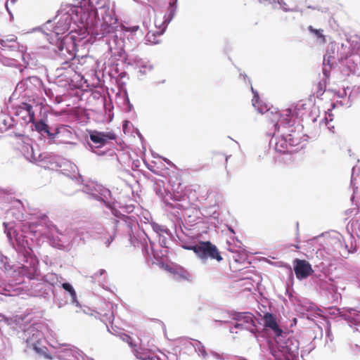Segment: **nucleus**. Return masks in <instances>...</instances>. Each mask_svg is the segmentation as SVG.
I'll use <instances>...</instances> for the list:
<instances>
[{
  "label": "nucleus",
  "mask_w": 360,
  "mask_h": 360,
  "mask_svg": "<svg viewBox=\"0 0 360 360\" xmlns=\"http://www.w3.org/2000/svg\"><path fill=\"white\" fill-rule=\"evenodd\" d=\"M52 230L56 231L60 235L59 241L61 245L65 249H70L74 245L79 244L81 241H85L94 234L101 239L106 247H109L115 239L117 232L122 231L127 233L134 246L141 244L143 249H146L148 241L150 243V238L143 231H139V225L137 221L131 217L123 215L120 219H113L106 227L96 226L94 230L90 231L84 229H67L62 233L56 226L51 225Z\"/></svg>",
  "instance_id": "obj_1"
},
{
  "label": "nucleus",
  "mask_w": 360,
  "mask_h": 360,
  "mask_svg": "<svg viewBox=\"0 0 360 360\" xmlns=\"http://www.w3.org/2000/svg\"><path fill=\"white\" fill-rule=\"evenodd\" d=\"M82 13V8H79L77 4L62 5L55 17V25L53 26L52 21L49 20L43 26L42 29L50 32L45 33L47 36L51 35V37L48 38L50 44L48 49L53 51L56 59L60 60L63 64H67L75 58V43L74 35H67L65 37H58V35L69 31L72 22L80 24L84 27Z\"/></svg>",
  "instance_id": "obj_2"
},
{
  "label": "nucleus",
  "mask_w": 360,
  "mask_h": 360,
  "mask_svg": "<svg viewBox=\"0 0 360 360\" xmlns=\"http://www.w3.org/2000/svg\"><path fill=\"white\" fill-rule=\"evenodd\" d=\"M20 222H4V231L11 245L18 252V259L21 263L19 274L27 278H34L38 275V260L32 255V250L28 246L29 238L31 236H42L46 234L42 221Z\"/></svg>",
  "instance_id": "obj_3"
},
{
  "label": "nucleus",
  "mask_w": 360,
  "mask_h": 360,
  "mask_svg": "<svg viewBox=\"0 0 360 360\" xmlns=\"http://www.w3.org/2000/svg\"><path fill=\"white\" fill-rule=\"evenodd\" d=\"M253 94L252 105L261 114L274 123V132L270 141V145H274L275 150L279 153L290 152V147L297 146L300 143L301 135L291 124V110H286L281 114L276 108H269L259 98V94L251 86Z\"/></svg>",
  "instance_id": "obj_4"
},
{
  "label": "nucleus",
  "mask_w": 360,
  "mask_h": 360,
  "mask_svg": "<svg viewBox=\"0 0 360 360\" xmlns=\"http://www.w3.org/2000/svg\"><path fill=\"white\" fill-rule=\"evenodd\" d=\"M82 8L84 28L96 40L112 34L117 24L118 18L110 0H77Z\"/></svg>",
  "instance_id": "obj_5"
},
{
  "label": "nucleus",
  "mask_w": 360,
  "mask_h": 360,
  "mask_svg": "<svg viewBox=\"0 0 360 360\" xmlns=\"http://www.w3.org/2000/svg\"><path fill=\"white\" fill-rule=\"evenodd\" d=\"M143 35L139 25L126 26L115 25V29L111 35L101 38L108 46V51L112 57L122 58L124 56V49L133 50L137 45L139 37Z\"/></svg>",
  "instance_id": "obj_6"
},
{
  "label": "nucleus",
  "mask_w": 360,
  "mask_h": 360,
  "mask_svg": "<svg viewBox=\"0 0 360 360\" xmlns=\"http://www.w3.org/2000/svg\"><path fill=\"white\" fill-rule=\"evenodd\" d=\"M299 347V341L295 337L283 333L269 344V350L276 360H296Z\"/></svg>",
  "instance_id": "obj_7"
},
{
  "label": "nucleus",
  "mask_w": 360,
  "mask_h": 360,
  "mask_svg": "<svg viewBox=\"0 0 360 360\" xmlns=\"http://www.w3.org/2000/svg\"><path fill=\"white\" fill-rule=\"evenodd\" d=\"M161 184L162 182H156L154 190L156 194L161 198L166 210L170 212L171 220L174 224L176 232H177L178 229H181L183 223L179 211L184 210L185 206L180 203L181 199L179 196L172 194L169 190L162 186Z\"/></svg>",
  "instance_id": "obj_8"
},
{
  "label": "nucleus",
  "mask_w": 360,
  "mask_h": 360,
  "mask_svg": "<svg viewBox=\"0 0 360 360\" xmlns=\"http://www.w3.org/2000/svg\"><path fill=\"white\" fill-rule=\"evenodd\" d=\"M82 191L89 195L91 198L103 202L115 217L121 214L117 210V207H121L120 204L112 197L109 189L102 185L91 183L84 186Z\"/></svg>",
  "instance_id": "obj_9"
},
{
  "label": "nucleus",
  "mask_w": 360,
  "mask_h": 360,
  "mask_svg": "<svg viewBox=\"0 0 360 360\" xmlns=\"http://www.w3.org/2000/svg\"><path fill=\"white\" fill-rule=\"evenodd\" d=\"M182 247L186 250H193L203 264H206L209 259L218 262L223 259L216 245L210 241H202L194 245L184 244Z\"/></svg>",
  "instance_id": "obj_10"
},
{
  "label": "nucleus",
  "mask_w": 360,
  "mask_h": 360,
  "mask_svg": "<svg viewBox=\"0 0 360 360\" xmlns=\"http://www.w3.org/2000/svg\"><path fill=\"white\" fill-rule=\"evenodd\" d=\"M0 49L4 52L2 55L20 58L26 63V47L17 41V37L15 35L6 36L4 39H0Z\"/></svg>",
  "instance_id": "obj_11"
},
{
  "label": "nucleus",
  "mask_w": 360,
  "mask_h": 360,
  "mask_svg": "<svg viewBox=\"0 0 360 360\" xmlns=\"http://www.w3.org/2000/svg\"><path fill=\"white\" fill-rule=\"evenodd\" d=\"M232 319L236 321L234 326L230 329L231 333H234L233 328L246 330L252 333H255L257 319L250 312H233Z\"/></svg>",
  "instance_id": "obj_12"
},
{
  "label": "nucleus",
  "mask_w": 360,
  "mask_h": 360,
  "mask_svg": "<svg viewBox=\"0 0 360 360\" xmlns=\"http://www.w3.org/2000/svg\"><path fill=\"white\" fill-rule=\"evenodd\" d=\"M40 326L39 324L30 326L23 330L20 338L26 343L27 349L33 350L35 347L41 345L44 341V335L39 330Z\"/></svg>",
  "instance_id": "obj_13"
},
{
  "label": "nucleus",
  "mask_w": 360,
  "mask_h": 360,
  "mask_svg": "<svg viewBox=\"0 0 360 360\" xmlns=\"http://www.w3.org/2000/svg\"><path fill=\"white\" fill-rule=\"evenodd\" d=\"M115 139L116 136L114 133L94 131L90 134V139L95 144H98V146H95L88 143L87 148L99 156L104 155L105 152L101 150L100 148L105 146L110 140H115Z\"/></svg>",
  "instance_id": "obj_14"
},
{
  "label": "nucleus",
  "mask_w": 360,
  "mask_h": 360,
  "mask_svg": "<svg viewBox=\"0 0 360 360\" xmlns=\"http://www.w3.org/2000/svg\"><path fill=\"white\" fill-rule=\"evenodd\" d=\"M42 81L37 76L27 77L20 80L16 85L13 96H30V93L40 88Z\"/></svg>",
  "instance_id": "obj_15"
},
{
  "label": "nucleus",
  "mask_w": 360,
  "mask_h": 360,
  "mask_svg": "<svg viewBox=\"0 0 360 360\" xmlns=\"http://www.w3.org/2000/svg\"><path fill=\"white\" fill-rule=\"evenodd\" d=\"M340 316L347 321L350 327H354L355 338L357 340L356 347L360 348V311L354 308L338 309Z\"/></svg>",
  "instance_id": "obj_16"
},
{
  "label": "nucleus",
  "mask_w": 360,
  "mask_h": 360,
  "mask_svg": "<svg viewBox=\"0 0 360 360\" xmlns=\"http://www.w3.org/2000/svg\"><path fill=\"white\" fill-rule=\"evenodd\" d=\"M339 51L338 62L344 63L350 71L354 70L356 65L360 63V55L352 53L344 44L339 45Z\"/></svg>",
  "instance_id": "obj_17"
},
{
  "label": "nucleus",
  "mask_w": 360,
  "mask_h": 360,
  "mask_svg": "<svg viewBox=\"0 0 360 360\" xmlns=\"http://www.w3.org/2000/svg\"><path fill=\"white\" fill-rule=\"evenodd\" d=\"M56 357L58 360H85L83 352L71 345H62Z\"/></svg>",
  "instance_id": "obj_18"
},
{
  "label": "nucleus",
  "mask_w": 360,
  "mask_h": 360,
  "mask_svg": "<svg viewBox=\"0 0 360 360\" xmlns=\"http://www.w3.org/2000/svg\"><path fill=\"white\" fill-rule=\"evenodd\" d=\"M32 124L34 126L35 130L42 136L48 139V143L49 144L58 143L56 139L58 138L60 134L59 129H56L54 132L51 131L49 125L43 120H39L38 121L34 120Z\"/></svg>",
  "instance_id": "obj_19"
},
{
  "label": "nucleus",
  "mask_w": 360,
  "mask_h": 360,
  "mask_svg": "<svg viewBox=\"0 0 360 360\" xmlns=\"http://www.w3.org/2000/svg\"><path fill=\"white\" fill-rule=\"evenodd\" d=\"M177 2L178 0H169L167 13L164 16V20L159 26L158 25V22L155 20V26L158 27L160 29V30L157 32L158 35H162L165 32L167 27L175 16L178 8Z\"/></svg>",
  "instance_id": "obj_20"
},
{
  "label": "nucleus",
  "mask_w": 360,
  "mask_h": 360,
  "mask_svg": "<svg viewBox=\"0 0 360 360\" xmlns=\"http://www.w3.org/2000/svg\"><path fill=\"white\" fill-rule=\"evenodd\" d=\"M15 114L19 117L24 123H32L34 120V112L32 105L22 102L15 108Z\"/></svg>",
  "instance_id": "obj_21"
},
{
  "label": "nucleus",
  "mask_w": 360,
  "mask_h": 360,
  "mask_svg": "<svg viewBox=\"0 0 360 360\" xmlns=\"http://www.w3.org/2000/svg\"><path fill=\"white\" fill-rule=\"evenodd\" d=\"M294 271L296 277L299 280L307 278L314 272L311 264L308 262L299 259L294 260Z\"/></svg>",
  "instance_id": "obj_22"
},
{
  "label": "nucleus",
  "mask_w": 360,
  "mask_h": 360,
  "mask_svg": "<svg viewBox=\"0 0 360 360\" xmlns=\"http://www.w3.org/2000/svg\"><path fill=\"white\" fill-rule=\"evenodd\" d=\"M339 51L338 44L333 42L329 44L323 56V64H328L330 67L336 64L338 62Z\"/></svg>",
  "instance_id": "obj_23"
},
{
  "label": "nucleus",
  "mask_w": 360,
  "mask_h": 360,
  "mask_svg": "<svg viewBox=\"0 0 360 360\" xmlns=\"http://www.w3.org/2000/svg\"><path fill=\"white\" fill-rule=\"evenodd\" d=\"M29 279H36L38 281H44V282L51 285H56L58 283H61L63 278L54 273H48L45 275H41L39 271L38 270V275L34 278H28Z\"/></svg>",
  "instance_id": "obj_24"
},
{
  "label": "nucleus",
  "mask_w": 360,
  "mask_h": 360,
  "mask_svg": "<svg viewBox=\"0 0 360 360\" xmlns=\"http://www.w3.org/2000/svg\"><path fill=\"white\" fill-rule=\"evenodd\" d=\"M68 167H70V169L68 168H64L63 169L65 172L64 174L74 180L78 184H80L83 181V179L82 176L79 174V170L77 165L70 162L68 163Z\"/></svg>",
  "instance_id": "obj_25"
},
{
  "label": "nucleus",
  "mask_w": 360,
  "mask_h": 360,
  "mask_svg": "<svg viewBox=\"0 0 360 360\" xmlns=\"http://www.w3.org/2000/svg\"><path fill=\"white\" fill-rule=\"evenodd\" d=\"M264 325L266 327L271 328L276 337L283 333V330L278 327L275 318L271 314L268 313L265 314Z\"/></svg>",
  "instance_id": "obj_26"
},
{
  "label": "nucleus",
  "mask_w": 360,
  "mask_h": 360,
  "mask_svg": "<svg viewBox=\"0 0 360 360\" xmlns=\"http://www.w3.org/2000/svg\"><path fill=\"white\" fill-rule=\"evenodd\" d=\"M120 338L124 341L128 343V345L130 346V347L132 349V352L134 353V356H136L135 352L138 350L140 352H146V351H152V349H146L143 347L142 346L138 347L137 343H134L132 338L129 336L128 335L125 333H122L120 335Z\"/></svg>",
  "instance_id": "obj_27"
},
{
  "label": "nucleus",
  "mask_w": 360,
  "mask_h": 360,
  "mask_svg": "<svg viewBox=\"0 0 360 360\" xmlns=\"http://www.w3.org/2000/svg\"><path fill=\"white\" fill-rule=\"evenodd\" d=\"M61 127L57 128L56 129H59L60 131V134L58 136V138L56 139L58 141V143H55L56 144H59L61 143H70V144H75L74 143L70 142L67 141L66 139H68L71 137L72 133L69 130L67 125H60Z\"/></svg>",
  "instance_id": "obj_28"
},
{
  "label": "nucleus",
  "mask_w": 360,
  "mask_h": 360,
  "mask_svg": "<svg viewBox=\"0 0 360 360\" xmlns=\"http://www.w3.org/2000/svg\"><path fill=\"white\" fill-rule=\"evenodd\" d=\"M62 287L65 291H67L70 294L71 298V304L78 307H80V304L77 300V293L72 285L69 283H62Z\"/></svg>",
  "instance_id": "obj_29"
},
{
  "label": "nucleus",
  "mask_w": 360,
  "mask_h": 360,
  "mask_svg": "<svg viewBox=\"0 0 360 360\" xmlns=\"http://www.w3.org/2000/svg\"><path fill=\"white\" fill-rule=\"evenodd\" d=\"M137 68L139 69V72L145 75L150 72L153 70V65L149 61L141 60L136 63Z\"/></svg>",
  "instance_id": "obj_30"
},
{
  "label": "nucleus",
  "mask_w": 360,
  "mask_h": 360,
  "mask_svg": "<svg viewBox=\"0 0 360 360\" xmlns=\"http://www.w3.org/2000/svg\"><path fill=\"white\" fill-rule=\"evenodd\" d=\"M136 359L139 360H160V357L155 355L153 352H140L136 351L135 352Z\"/></svg>",
  "instance_id": "obj_31"
},
{
  "label": "nucleus",
  "mask_w": 360,
  "mask_h": 360,
  "mask_svg": "<svg viewBox=\"0 0 360 360\" xmlns=\"http://www.w3.org/2000/svg\"><path fill=\"white\" fill-rule=\"evenodd\" d=\"M152 229L160 236H161L163 233H165L168 236L171 235L170 231L165 226L160 225L157 223L152 222L150 224Z\"/></svg>",
  "instance_id": "obj_32"
},
{
  "label": "nucleus",
  "mask_w": 360,
  "mask_h": 360,
  "mask_svg": "<svg viewBox=\"0 0 360 360\" xmlns=\"http://www.w3.org/2000/svg\"><path fill=\"white\" fill-rule=\"evenodd\" d=\"M308 30L313 34L321 43H325L326 39L323 34V30L321 29H315L311 25L308 27Z\"/></svg>",
  "instance_id": "obj_33"
},
{
  "label": "nucleus",
  "mask_w": 360,
  "mask_h": 360,
  "mask_svg": "<svg viewBox=\"0 0 360 360\" xmlns=\"http://www.w3.org/2000/svg\"><path fill=\"white\" fill-rule=\"evenodd\" d=\"M33 350L35 351L38 354L44 356L46 359H53V357L49 354L48 349L45 346L42 345V343L41 344V345H39L38 347H35V349H34Z\"/></svg>",
  "instance_id": "obj_34"
},
{
  "label": "nucleus",
  "mask_w": 360,
  "mask_h": 360,
  "mask_svg": "<svg viewBox=\"0 0 360 360\" xmlns=\"http://www.w3.org/2000/svg\"><path fill=\"white\" fill-rule=\"evenodd\" d=\"M194 348L195 351L198 352L199 355H201L203 357H205L207 356L205 348L200 341H197L195 343Z\"/></svg>",
  "instance_id": "obj_35"
},
{
  "label": "nucleus",
  "mask_w": 360,
  "mask_h": 360,
  "mask_svg": "<svg viewBox=\"0 0 360 360\" xmlns=\"http://www.w3.org/2000/svg\"><path fill=\"white\" fill-rule=\"evenodd\" d=\"M31 150H32V155L30 158V160L32 162H40V161H42L46 158V155L44 154H39L38 155V157H37L33 151L32 147H31Z\"/></svg>",
  "instance_id": "obj_36"
},
{
  "label": "nucleus",
  "mask_w": 360,
  "mask_h": 360,
  "mask_svg": "<svg viewBox=\"0 0 360 360\" xmlns=\"http://www.w3.org/2000/svg\"><path fill=\"white\" fill-rule=\"evenodd\" d=\"M12 122L13 121L11 118H9L8 120H4L2 123L4 124V126H0L1 129L2 131H6L7 129H10L13 125Z\"/></svg>",
  "instance_id": "obj_37"
},
{
  "label": "nucleus",
  "mask_w": 360,
  "mask_h": 360,
  "mask_svg": "<svg viewBox=\"0 0 360 360\" xmlns=\"http://www.w3.org/2000/svg\"><path fill=\"white\" fill-rule=\"evenodd\" d=\"M15 59H8V58H5L4 60H2V63L3 64L6 65H8V66H11V65H14V62H15Z\"/></svg>",
  "instance_id": "obj_38"
},
{
  "label": "nucleus",
  "mask_w": 360,
  "mask_h": 360,
  "mask_svg": "<svg viewBox=\"0 0 360 360\" xmlns=\"http://www.w3.org/2000/svg\"><path fill=\"white\" fill-rule=\"evenodd\" d=\"M18 0H7V1L6 2V4H5V6L6 8V10L7 11L10 13V10L8 8V4H15L16 2H17Z\"/></svg>",
  "instance_id": "obj_39"
},
{
  "label": "nucleus",
  "mask_w": 360,
  "mask_h": 360,
  "mask_svg": "<svg viewBox=\"0 0 360 360\" xmlns=\"http://www.w3.org/2000/svg\"><path fill=\"white\" fill-rule=\"evenodd\" d=\"M155 37V34H154V33H153V34H150V33H148V34H147V36H146V37H147V39H148V40L149 41H151V42H153V43H154V44L158 43V41L155 40V38L153 39V40H152V39H151V37Z\"/></svg>",
  "instance_id": "obj_40"
},
{
  "label": "nucleus",
  "mask_w": 360,
  "mask_h": 360,
  "mask_svg": "<svg viewBox=\"0 0 360 360\" xmlns=\"http://www.w3.org/2000/svg\"><path fill=\"white\" fill-rule=\"evenodd\" d=\"M327 339H328V340H326V346L327 345H328V340H329L330 342H332V341H333V339H332V338H331V335H330V331L329 330H327Z\"/></svg>",
  "instance_id": "obj_41"
},
{
  "label": "nucleus",
  "mask_w": 360,
  "mask_h": 360,
  "mask_svg": "<svg viewBox=\"0 0 360 360\" xmlns=\"http://www.w3.org/2000/svg\"><path fill=\"white\" fill-rule=\"evenodd\" d=\"M105 273V270H104V269H99L97 272L95 273L94 276H101L103 274H104Z\"/></svg>",
  "instance_id": "obj_42"
},
{
  "label": "nucleus",
  "mask_w": 360,
  "mask_h": 360,
  "mask_svg": "<svg viewBox=\"0 0 360 360\" xmlns=\"http://www.w3.org/2000/svg\"><path fill=\"white\" fill-rule=\"evenodd\" d=\"M321 86H322V84H321V83H319V90H318V91H317V96L322 95V94H323V89H322Z\"/></svg>",
  "instance_id": "obj_43"
},
{
  "label": "nucleus",
  "mask_w": 360,
  "mask_h": 360,
  "mask_svg": "<svg viewBox=\"0 0 360 360\" xmlns=\"http://www.w3.org/2000/svg\"><path fill=\"white\" fill-rule=\"evenodd\" d=\"M240 77L242 78L244 81L246 80V79H248V83L250 84H251V82H250V80L248 78V76L245 75V74H243V73H240Z\"/></svg>",
  "instance_id": "obj_44"
},
{
  "label": "nucleus",
  "mask_w": 360,
  "mask_h": 360,
  "mask_svg": "<svg viewBox=\"0 0 360 360\" xmlns=\"http://www.w3.org/2000/svg\"><path fill=\"white\" fill-rule=\"evenodd\" d=\"M133 206L132 205H128L125 207V210H126V212H131L133 211Z\"/></svg>",
  "instance_id": "obj_45"
},
{
  "label": "nucleus",
  "mask_w": 360,
  "mask_h": 360,
  "mask_svg": "<svg viewBox=\"0 0 360 360\" xmlns=\"http://www.w3.org/2000/svg\"><path fill=\"white\" fill-rule=\"evenodd\" d=\"M22 218H23V216H22V214H18L17 216H15V219L19 221H21Z\"/></svg>",
  "instance_id": "obj_46"
},
{
  "label": "nucleus",
  "mask_w": 360,
  "mask_h": 360,
  "mask_svg": "<svg viewBox=\"0 0 360 360\" xmlns=\"http://www.w3.org/2000/svg\"><path fill=\"white\" fill-rule=\"evenodd\" d=\"M15 209H11L8 212V214H15Z\"/></svg>",
  "instance_id": "obj_47"
},
{
  "label": "nucleus",
  "mask_w": 360,
  "mask_h": 360,
  "mask_svg": "<svg viewBox=\"0 0 360 360\" xmlns=\"http://www.w3.org/2000/svg\"><path fill=\"white\" fill-rule=\"evenodd\" d=\"M84 358L85 360H94L93 359L89 358V357H88L86 356H84Z\"/></svg>",
  "instance_id": "obj_48"
},
{
  "label": "nucleus",
  "mask_w": 360,
  "mask_h": 360,
  "mask_svg": "<svg viewBox=\"0 0 360 360\" xmlns=\"http://www.w3.org/2000/svg\"><path fill=\"white\" fill-rule=\"evenodd\" d=\"M308 8H311V9H316V8H315V7H313V6H308Z\"/></svg>",
  "instance_id": "obj_49"
},
{
  "label": "nucleus",
  "mask_w": 360,
  "mask_h": 360,
  "mask_svg": "<svg viewBox=\"0 0 360 360\" xmlns=\"http://www.w3.org/2000/svg\"><path fill=\"white\" fill-rule=\"evenodd\" d=\"M354 180V177H353V175H352V179H351V184H353Z\"/></svg>",
  "instance_id": "obj_50"
},
{
  "label": "nucleus",
  "mask_w": 360,
  "mask_h": 360,
  "mask_svg": "<svg viewBox=\"0 0 360 360\" xmlns=\"http://www.w3.org/2000/svg\"><path fill=\"white\" fill-rule=\"evenodd\" d=\"M327 127H328V128L330 130H331L333 128H334V127H332V126H327Z\"/></svg>",
  "instance_id": "obj_51"
},
{
  "label": "nucleus",
  "mask_w": 360,
  "mask_h": 360,
  "mask_svg": "<svg viewBox=\"0 0 360 360\" xmlns=\"http://www.w3.org/2000/svg\"><path fill=\"white\" fill-rule=\"evenodd\" d=\"M323 73L325 75H326V70L325 69H323Z\"/></svg>",
  "instance_id": "obj_52"
},
{
  "label": "nucleus",
  "mask_w": 360,
  "mask_h": 360,
  "mask_svg": "<svg viewBox=\"0 0 360 360\" xmlns=\"http://www.w3.org/2000/svg\"><path fill=\"white\" fill-rule=\"evenodd\" d=\"M165 160L166 162H167L168 163H169V162H169V160H166V159H165Z\"/></svg>",
  "instance_id": "obj_53"
}]
</instances>
